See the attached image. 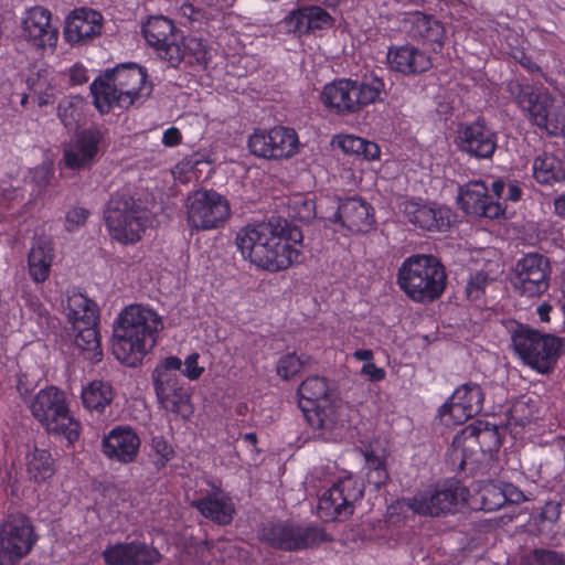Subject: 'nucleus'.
Wrapping results in <instances>:
<instances>
[{
  "instance_id": "nucleus-1",
  "label": "nucleus",
  "mask_w": 565,
  "mask_h": 565,
  "mask_svg": "<svg viewBox=\"0 0 565 565\" xmlns=\"http://www.w3.org/2000/svg\"><path fill=\"white\" fill-rule=\"evenodd\" d=\"M302 232L287 221L248 224L235 236L243 259L269 273L285 270L301 260Z\"/></svg>"
},
{
  "instance_id": "nucleus-2",
  "label": "nucleus",
  "mask_w": 565,
  "mask_h": 565,
  "mask_svg": "<svg viewBox=\"0 0 565 565\" xmlns=\"http://www.w3.org/2000/svg\"><path fill=\"white\" fill-rule=\"evenodd\" d=\"M163 318L151 307L126 306L113 327V354L128 367L139 366L159 342Z\"/></svg>"
},
{
  "instance_id": "nucleus-3",
  "label": "nucleus",
  "mask_w": 565,
  "mask_h": 565,
  "mask_svg": "<svg viewBox=\"0 0 565 565\" xmlns=\"http://www.w3.org/2000/svg\"><path fill=\"white\" fill-rule=\"evenodd\" d=\"M152 89L146 67L132 62L107 70L90 84L94 105L102 114L116 107L128 109L139 99L149 97Z\"/></svg>"
},
{
  "instance_id": "nucleus-4",
  "label": "nucleus",
  "mask_w": 565,
  "mask_h": 565,
  "mask_svg": "<svg viewBox=\"0 0 565 565\" xmlns=\"http://www.w3.org/2000/svg\"><path fill=\"white\" fill-rule=\"evenodd\" d=\"M447 274L444 265L433 255L416 254L407 257L397 270L399 289L413 301L429 303L445 291Z\"/></svg>"
},
{
  "instance_id": "nucleus-5",
  "label": "nucleus",
  "mask_w": 565,
  "mask_h": 565,
  "mask_svg": "<svg viewBox=\"0 0 565 565\" xmlns=\"http://www.w3.org/2000/svg\"><path fill=\"white\" fill-rule=\"evenodd\" d=\"M29 407L47 434L65 440L68 446L79 439L82 425L71 414L67 397L61 388L53 385L41 388Z\"/></svg>"
},
{
  "instance_id": "nucleus-6",
  "label": "nucleus",
  "mask_w": 565,
  "mask_h": 565,
  "mask_svg": "<svg viewBox=\"0 0 565 565\" xmlns=\"http://www.w3.org/2000/svg\"><path fill=\"white\" fill-rule=\"evenodd\" d=\"M104 221L114 241L122 245H132L146 233L149 211L138 203L128 190L116 191L106 203Z\"/></svg>"
},
{
  "instance_id": "nucleus-7",
  "label": "nucleus",
  "mask_w": 565,
  "mask_h": 565,
  "mask_svg": "<svg viewBox=\"0 0 565 565\" xmlns=\"http://www.w3.org/2000/svg\"><path fill=\"white\" fill-rule=\"evenodd\" d=\"M384 87L383 79L374 74L365 75L362 81L340 78L323 87L321 100L333 114L352 115L380 102Z\"/></svg>"
},
{
  "instance_id": "nucleus-8",
  "label": "nucleus",
  "mask_w": 565,
  "mask_h": 565,
  "mask_svg": "<svg viewBox=\"0 0 565 565\" xmlns=\"http://www.w3.org/2000/svg\"><path fill=\"white\" fill-rule=\"evenodd\" d=\"M470 490L458 479L449 478L418 489L404 498V505L420 516L440 518L459 512L467 503Z\"/></svg>"
},
{
  "instance_id": "nucleus-9",
  "label": "nucleus",
  "mask_w": 565,
  "mask_h": 565,
  "mask_svg": "<svg viewBox=\"0 0 565 565\" xmlns=\"http://www.w3.org/2000/svg\"><path fill=\"white\" fill-rule=\"evenodd\" d=\"M66 316L72 323L74 343L85 360L92 364L99 363L104 358L99 332V309L97 303L78 292L67 298Z\"/></svg>"
},
{
  "instance_id": "nucleus-10",
  "label": "nucleus",
  "mask_w": 565,
  "mask_h": 565,
  "mask_svg": "<svg viewBox=\"0 0 565 565\" xmlns=\"http://www.w3.org/2000/svg\"><path fill=\"white\" fill-rule=\"evenodd\" d=\"M511 342L522 362L541 374L555 367L564 347L561 338L522 323L513 330Z\"/></svg>"
},
{
  "instance_id": "nucleus-11",
  "label": "nucleus",
  "mask_w": 565,
  "mask_h": 565,
  "mask_svg": "<svg viewBox=\"0 0 565 565\" xmlns=\"http://www.w3.org/2000/svg\"><path fill=\"white\" fill-rule=\"evenodd\" d=\"M181 366L180 358L166 356L157 364L151 377L159 406L168 413L186 418L192 414L191 392L175 373Z\"/></svg>"
},
{
  "instance_id": "nucleus-12",
  "label": "nucleus",
  "mask_w": 565,
  "mask_h": 565,
  "mask_svg": "<svg viewBox=\"0 0 565 565\" xmlns=\"http://www.w3.org/2000/svg\"><path fill=\"white\" fill-rule=\"evenodd\" d=\"M299 406L311 428L331 431L339 422L337 405L330 396L326 377L308 376L298 387Z\"/></svg>"
},
{
  "instance_id": "nucleus-13",
  "label": "nucleus",
  "mask_w": 565,
  "mask_h": 565,
  "mask_svg": "<svg viewBox=\"0 0 565 565\" xmlns=\"http://www.w3.org/2000/svg\"><path fill=\"white\" fill-rule=\"evenodd\" d=\"M230 216L228 200L215 190H198L188 199L186 223L191 233L218 230Z\"/></svg>"
},
{
  "instance_id": "nucleus-14",
  "label": "nucleus",
  "mask_w": 565,
  "mask_h": 565,
  "mask_svg": "<svg viewBox=\"0 0 565 565\" xmlns=\"http://www.w3.org/2000/svg\"><path fill=\"white\" fill-rule=\"evenodd\" d=\"M108 130L99 125H90L78 130L63 151V161L71 170L92 168L105 153L109 142Z\"/></svg>"
},
{
  "instance_id": "nucleus-15",
  "label": "nucleus",
  "mask_w": 565,
  "mask_h": 565,
  "mask_svg": "<svg viewBox=\"0 0 565 565\" xmlns=\"http://www.w3.org/2000/svg\"><path fill=\"white\" fill-rule=\"evenodd\" d=\"M38 537L30 519L9 514L0 525V565H13L26 556Z\"/></svg>"
},
{
  "instance_id": "nucleus-16",
  "label": "nucleus",
  "mask_w": 565,
  "mask_h": 565,
  "mask_svg": "<svg viewBox=\"0 0 565 565\" xmlns=\"http://www.w3.org/2000/svg\"><path fill=\"white\" fill-rule=\"evenodd\" d=\"M363 484L352 475L340 477L319 498V516L324 521H333L351 515L354 503L363 497Z\"/></svg>"
},
{
  "instance_id": "nucleus-17",
  "label": "nucleus",
  "mask_w": 565,
  "mask_h": 565,
  "mask_svg": "<svg viewBox=\"0 0 565 565\" xmlns=\"http://www.w3.org/2000/svg\"><path fill=\"white\" fill-rule=\"evenodd\" d=\"M299 138L295 129L276 126L271 129L257 128L248 137L247 147L252 154L267 160H281L295 156Z\"/></svg>"
},
{
  "instance_id": "nucleus-18",
  "label": "nucleus",
  "mask_w": 565,
  "mask_h": 565,
  "mask_svg": "<svg viewBox=\"0 0 565 565\" xmlns=\"http://www.w3.org/2000/svg\"><path fill=\"white\" fill-rule=\"evenodd\" d=\"M141 34L160 60L171 67L180 65L181 51L178 42L182 38V31L172 20L163 15H151L141 24Z\"/></svg>"
},
{
  "instance_id": "nucleus-19",
  "label": "nucleus",
  "mask_w": 565,
  "mask_h": 565,
  "mask_svg": "<svg viewBox=\"0 0 565 565\" xmlns=\"http://www.w3.org/2000/svg\"><path fill=\"white\" fill-rule=\"evenodd\" d=\"M498 132L483 118L461 122L456 135L459 151L477 160H491L498 149Z\"/></svg>"
},
{
  "instance_id": "nucleus-20",
  "label": "nucleus",
  "mask_w": 565,
  "mask_h": 565,
  "mask_svg": "<svg viewBox=\"0 0 565 565\" xmlns=\"http://www.w3.org/2000/svg\"><path fill=\"white\" fill-rule=\"evenodd\" d=\"M323 532L317 526H302L289 521L269 523L262 531V540L282 551L306 550L323 539Z\"/></svg>"
},
{
  "instance_id": "nucleus-21",
  "label": "nucleus",
  "mask_w": 565,
  "mask_h": 565,
  "mask_svg": "<svg viewBox=\"0 0 565 565\" xmlns=\"http://www.w3.org/2000/svg\"><path fill=\"white\" fill-rule=\"evenodd\" d=\"M550 276L548 258L539 253H529L516 262L512 284L521 296L539 297L547 291Z\"/></svg>"
},
{
  "instance_id": "nucleus-22",
  "label": "nucleus",
  "mask_w": 565,
  "mask_h": 565,
  "mask_svg": "<svg viewBox=\"0 0 565 565\" xmlns=\"http://www.w3.org/2000/svg\"><path fill=\"white\" fill-rule=\"evenodd\" d=\"M484 394L473 382L458 386L438 409L440 420L446 426H458L478 415L483 407Z\"/></svg>"
},
{
  "instance_id": "nucleus-23",
  "label": "nucleus",
  "mask_w": 565,
  "mask_h": 565,
  "mask_svg": "<svg viewBox=\"0 0 565 565\" xmlns=\"http://www.w3.org/2000/svg\"><path fill=\"white\" fill-rule=\"evenodd\" d=\"M457 203L467 215L499 218L504 214L505 207L499 204L482 180H472L458 188Z\"/></svg>"
},
{
  "instance_id": "nucleus-24",
  "label": "nucleus",
  "mask_w": 565,
  "mask_h": 565,
  "mask_svg": "<svg viewBox=\"0 0 565 565\" xmlns=\"http://www.w3.org/2000/svg\"><path fill=\"white\" fill-rule=\"evenodd\" d=\"M21 30L23 39L38 50H54L58 40V28L52 22L49 9L35 6L25 10Z\"/></svg>"
},
{
  "instance_id": "nucleus-25",
  "label": "nucleus",
  "mask_w": 565,
  "mask_h": 565,
  "mask_svg": "<svg viewBox=\"0 0 565 565\" xmlns=\"http://www.w3.org/2000/svg\"><path fill=\"white\" fill-rule=\"evenodd\" d=\"M333 24V17L326 9L316 4L295 8L280 21L284 33L298 39L316 31L330 29Z\"/></svg>"
},
{
  "instance_id": "nucleus-26",
  "label": "nucleus",
  "mask_w": 565,
  "mask_h": 565,
  "mask_svg": "<svg viewBox=\"0 0 565 565\" xmlns=\"http://www.w3.org/2000/svg\"><path fill=\"white\" fill-rule=\"evenodd\" d=\"M106 565H158L162 554L141 540L109 544L102 553Z\"/></svg>"
},
{
  "instance_id": "nucleus-27",
  "label": "nucleus",
  "mask_w": 565,
  "mask_h": 565,
  "mask_svg": "<svg viewBox=\"0 0 565 565\" xmlns=\"http://www.w3.org/2000/svg\"><path fill=\"white\" fill-rule=\"evenodd\" d=\"M404 25L408 36L435 53H440L447 41V30L440 20L430 14L415 11L407 15Z\"/></svg>"
},
{
  "instance_id": "nucleus-28",
  "label": "nucleus",
  "mask_w": 565,
  "mask_h": 565,
  "mask_svg": "<svg viewBox=\"0 0 565 565\" xmlns=\"http://www.w3.org/2000/svg\"><path fill=\"white\" fill-rule=\"evenodd\" d=\"M140 445L141 439L132 427L119 425L104 436L102 450L109 460L128 465L137 459Z\"/></svg>"
},
{
  "instance_id": "nucleus-29",
  "label": "nucleus",
  "mask_w": 565,
  "mask_h": 565,
  "mask_svg": "<svg viewBox=\"0 0 565 565\" xmlns=\"http://www.w3.org/2000/svg\"><path fill=\"white\" fill-rule=\"evenodd\" d=\"M407 222L430 232H443L450 226V211L436 203L423 200H408L402 204Z\"/></svg>"
},
{
  "instance_id": "nucleus-30",
  "label": "nucleus",
  "mask_w": 565,
  "mask_h": 565,
  "mask_svg": "<svg viewBox=\"0 0 565 565\" xmlns=\"http://www.w3.org/2000/svg\"><path fill=\"white\" fill-rule=\"evenodd\" d=\"M329 220L340 223L351 232H367L375 223L372 205L358 196L340 200L337 211Z\"/></svg>"
},
{
  "instance_id": "nucleus-31",
  "label": "nucleus",
  "mask_w": 565,
  "mask_h": 565,
  "mask_svg": "<svg viewBox=\"0 0 565 565\" xmlns=\"http://www.w3.org/2000/svg\"><path fill=\"white\" fill-rule=\"evenodd\" d=\"M103 29V15L90 8H77L66 18L64 38L71 45H78L98 36Z\"/></svg>"
},
{
  "instance_id": "nucleus-32",
  "label": "nucleus",
  "mask_w": 565,
  "mask_h": 565,
  "mask_svg": "<svg viewBox=\"0 0 565 565\" xmlns=\"http://www.w3.org/2000/svg\"><path fill=\"white\" fill-rule=\"evenodd\" d=\"M191 507L203 518L221 526L230 525L236 514L233 499L218 487L194 499Z\"/></svg>"
},
{
  "instance_id": "nucleus-33",
  "label": "nucleus",
  "mask_w": 565,
  "mask_h": 565,
  "mask_svg": "<svg viewBox=\"0 0 565 565\" xmlns=\"http://www.w3.org/2000/svg\"><path fill=\"white\" fill-rule=\"evenodd\" d=\"M386 58L392 71L405 76L425 73L433 66L431 57L411 44L390 46Z\"/></svg>"
},
{
  "instance_id": "nucleus-34",
  "label": "nucleus",
  "mask_w": 565,
  "mask_h": 565,
  "mask_svg": "<svg viewBox=\"0 0 565 565\" xmlns=\"http://www.w3.org/2000/svg\"><path fill=\"white\" fill-rule=\"evenodd\" d=\"M462 440L467 443V447L469 448H472L473 445H478L483 455L498 451L501 447V437L498 427L480 419L472 422L465 427L460 434L455 436L452 441L455 456H457L458 448Z\"/></svg>"
},
{
  "instance_id": "nucleus-35",
  "label": "nucleus",
  "mask_w": 565,
  "mask_h": 565,
  "mask_svg": "<svg viewBox=\"0 0 565 565\" xmlns=\"http://www.w3.org/2000/svg\"><path fill=\"white\" fill-rule=\"evenodd\" d=\"M536 98L537 105L529 114V120L540 129H544L551 135H557L564 129L561 107L555 104V98L547 88Z\"/></svg>"
},
{
  "instance_id": "nucleus-36",
  "label": "nucleus",
  "mask_w": 565,
  "mask_h": 565,
  "mask_svg": "<svg viewBox=\"0 0 565 565\" xmlns=\"http://www.w3.org/2000/svg\"><path fill=\"white\" fill-rule=\"evenodd\" d=\"M532 177L541 185L553 186L565 182L563 161L553 153L543 152L536 156L532 163Z\"/></svg>"
},
{
  "instance_id": "nucleus-37",
  "label": "nucleus",
  "mask_w": 565,
  "mask_h": 565,
  "mask_svg": "<svg viewBox=\"0 0 565 565\" xmlns=\"http://www.w3.org/2000/svg\"><path fill=\"white\" fill-rule=\"evenodd\" d=\"M25 471L31 482L39 486L47 482L56 472V462L51 451L34 447L25 456Z\"/></svg>"
},
{
  "instance_id": "nucleus-38",
  "label": "nucleus",
  "mask_w": 565,
  "mask_h": 565,
  "mask_svg": "<svg viewBox=\"0 0 565 565\" xmlns=\"http://www.w3.org/2000/svg\"><path fill=\"white\" fill-rule=\"evenodd\" d=\"M84 407L92 414L104 415L115 398V390L109 382L94 380L82 390Z\"/></svg>"
},
{
  "instance_id": "nucleus-39",
  "label": "nucleus",
  "mask_w": 565,
  "mask_h": 565,
  "mask_svg": "<svg viewBox=\"0 0 565 565\" xmlns=\"http://www.w3.org/2000/svg\"><path fill=\"white\" fill-rule=\"evenodd\" d=\"M54 259V248L49 242H39L32 246L29 256V274L33 281L43 282L49 278Z\"/></svg>"
},
{
  "instance_id": "nucleus-40",
  "label": "nucleus",
  "mask_w": 565,
  "mask_h": 565,
  "mask_svg": "<svg viewBox=\"0 0 565 565\" xmlns=\"http://www.w3.org/2000/svg\"><path fill=\"white\" fill-rule=\"evenodd\" d=\"M546 87L530 84L527 82L511 81L508 84V90L513 97L514 103L520 110L527 117L537 105L536 96L542 95Z\"/></svg>"
},
{
  "instance_id": "nucleus-41",
  "label": "nucleus",
  "mask_w": 565,
  "mask_h": 565,
  "mask_svg": "<svg viewBox=\"0 0 565 565\" xmlns=\"http://www.w3.org/2000/svg\"><path fill=\"white\" fill-rule=\"evenodd\" d=\"M85 102L79 96H65L57 105V116L67 129L77 128L84 118Z\"/></svg>"
},
{
  "instance_id": "nucleus-42",
  "label": "nucleus",
  "mask_w": 565,
  "mask_h": 565,
  "mask_svg": "<svg viewBox=\"0 0 565 565\" xmlns=\"http://www.w3.org/2000/svg\"><path fill=\"white\" fill-rule=\"evenodd\" d=\"M178 46L180 49V63L186 61L189 64H198L206 66L210 56L209 50L205 42L202 39L198 38H186L182 33V38L178 42Z\"/></svg>"
},
{
  "instance_id": "nucleus-43",
  "label": "nucleus",
  "mask_w": 565,
  "mask_h": 565,
  "mask_svg": "<svg viewBox=\"0 0 565 565\" xmlns=\"http://www.w3.org/2000/svg\"><path fill=\"white\" fill-rule=\"evenodd\" d=\"M365 467L367 469L366 481L369 484L374 486L376 489H380L382 486L386 484L390 476L384 458H381L373 452L366 454Z\"/></svg>"
},
{
  "instance_id": "nucleus-44",
  "label": "nucleus",
  "mask_w": 565,
  "mask_h": 565,
  "mask_svg": "<svg viewBox=\"0 0 565 565\" xmlns=\"http://www.w3.org/2000/svg\"><path fill=\"white\" fill-rule=\"evenodd\" d=\"M493 196L498 198L499 204L505 207V202H519L522 198V189L516 182L505 183L503 180H494L491 184Z\"/></svg>"
},
{
  "instance_id": "nucleus-45",
  "label": "nucleus",
  "mask_w": 565,
  "mask_h": 565,
  "mask_svg": "<svg viewBox=\"0 0 565 565\" xmlns=\"http://www.w3.org/2000/svg\"><path fill=\"white\" fill-rule=\"evenodd\" d=\"M303 366V361L295 353H288L281 356L277 364V374L284 379L289 380L297 375Z\"/></svg>"
},
{
  "instance_id": "nucleus-46",
  "label": "nucleus",
  "mask_w": 565,
  "mask_h": 565,
  "mask_svg": "<svg viewBox=\"0 0 565 565\" xmlns=\"http://www.w3.org/2000/svg\"><path fill=\"white\" fill-rule=\"evenodd\" d=\"M490 284L488 274L478 271L471 275L466 287V295L469 300L480 299L486 291V287Z\"/></svg>"
},
{
  "instance_id": "nucleus-47",
  "label": "nucleus",
  "mask_w": 565,
  "mask_h": 565,
  "mask_svg": "<svg viewBox=\"0 0 565 565\" xmlns=\"http://www.w3.org/2000/svg\"><path fill=\"white\" fill-rule=\"evenodd\" d=\"M532 565H565V555L552 550L536 548L532 553Z\"/></svg>"
},
{
  "instance_id": "nucleus-48",
  "label": "nucleus",
  "mask_w": 565,
  "mask_h": 565,
  "mask_svg": "<svg viewBox=\"0 0 565 565\" xmlns=\"http://www.w3.org/2000/svg\"><path fill=\"white\" fill-rule=\"evenodd\" d=\"M89 215V210L85 207L75 206L71 209L65 215V230L70 233L78 231L86 223Z\"/></svg>"
},
{
  "instance_id": "nucleus-49",
  "label": "nucleus",
  "mask_w": 565,
  "mask_h": 565,
  "mask_svg": "<svg viewBox=\"0 0 565 565\" xmlns=\"http://www.w3.org/2000/svg\"><path fill=\"white\" fill-rule=\"evenodd\" d=\"M52 170L46 166H38L30 171L29 182L33 184V191L41 193L50 184Z\"/></svg>"
},
{
  "instance_id": "nucleus-50",
  "label": "nucleus",
  "mask_w": 565,
  "mask_h": 565,
  "mask_svg": "<svg viewBox=\"0 0 565 565\" xmlns=\"http://www.w3.org/2000/svg\"><path fill=\"white\" fill-rule=\"evenodd\" d=\"M151 447L154 454L159 457V466L163 467L174 456V450L170 443L162 436H154L151 440Z\"/></svg>"
},
{
  "instance_id": "nucleus-51",
  "label": "nucleus",
  "mask_w": 565,
  "mask_h": 565,
  "mask_svg": "<svg viewBox=\"0 0 565 565\" xmlns=\"http://www.w3.org/2000/svg\"><path fill=\"white\" fill-rule=\"evenodd\" d=\"M199 360L200 354L198 352H192L185 358L184 362H182V365H184V367H181L180 371L182 375L190 381L199 380L204 373L205 369L199 364Z\"/></svg>"
},
{
  "instance_id": "nucleus-52",
  "label": "nucleus",
  "mask_w": 565,
  "mask_h": 565,
  "mask_svg": "<svg viewBox=\"0 0 565 565\" xmlns=\"http://www.w3.org/2000/svg\"><path fill=\"white\" fill-rule=\"evenodd\" d=\"M29 88L36 97L38 105L40 107L46 106L54 103V94L51 87L43 89L40 77L34 81L33 78L28 79Z\"/></svg>"
},
{
  "instance_id": "nucleus-53",
  "label": "nucleus",
  "mask_w": 565,
  "mask_h": 565,
  "mask_svg": "<svg viewBox=\"0 0 565 565\" xmlns=\"http://www.w3.org/2000/svg\"><path fill=\"white\" fill-rule=\"evenodd\" d=\"M362 145H364V138L353 136V135H344L339 140V147L345 153H350V154L360 156Z\"/></svg>"
},
{
  "instance_id": "nucleus-54",
  "label": "nucleus",
  "mask_w": 565,
  "mask_h": 565,
  "mask_svg": "<svg viewBox=\"0 0 565 565\" xmlns=\"http://www.w3.org/2000/svg\"><path fill=\"white\" fill-rule=\"evenodd\" d=\"M70 83L73 86L83 85L88 82V71L82 63H75L68 71Z\"/></svg>"
},
{
  "instance_id": "nucleus-55",
  "label": "nucleus",
  "mask_w": 565,
  "mask_h": 565,
  "mask_svg": "<svg viewBox=\"0 0 565 565\" xmlns=\"http://www.w3.org/2000/svg\"><path fill=\"white\" fill-rule=\"evenodd\" d=\"M561 515V503L555 501L546 502L540 513L542 521H548L550 523H556Z\"/></svg>"
},
{
  "instance_id": "nucleus-56",
  "label": "nucleus",
  "mask_w": 565,
  "mask_h": 565,
  "mask_svg": "<svg viewBox=\"0 0 565 565\" xmlns=\"http://www.w3.org/2000/svg\"><path fill=\"white\" fill-rule=\"evenodd\" d=\"M361 373L372 382L383 381L386 376L385 370L376 366L373 362L363 364Z\"/></svg>"
},
{
  "instance_id": "nucleus-57",
  "label": "nucleus",
  "mask_w": 565,
  "mask_h": 565,
  "mask_svg": "<svg viewBox=\"0 0 565 565\" xmlns=\"http://www.w3.org/2000/svg\"><path fill=\"white\" fill-rule=\"evenodd\" d=\"M182 142V134L177 127H170L163 131L162 143L166 147H177Z\"/></svg>"
},
{
  "instance_id": "nucleus-58",
  "label": "nucleus",
  "mask_w": 565,
  "mask_h": 565,
  "mask_svg": "<svg viewBox=\"0 0 565 565\" xmlns=\"http://www.w3.org/2000/svg\"><path fill=\"white\" fill-rule=\"evenodd\" d=\"M380 154H381V150H380V147L377 146V143L364 139V145H362L360 156H362L364 159L371 161V160L379 159Z\"/></svg>"
},
{
  "instance_id": "nucleus-59",
  "label": "nucleus",
  "mask_w": 565,
  "mask_h": 565,
  "mask_svg": "<svg viewBox=\"0 0 565 565\" xmlns=\"http://www.w3.org/2000/svg\"><path fill=\"white\" fill-rule=\"evenodd\" d=\"M514 58L530 73H537L541 71V67L534 62L532 56L527 55L523 51L519 52V55H514Z\"/></svg>"
},
{
  "instance_id": "nucleus-60",
  "label": "nucleus",
  "mask_w": 565,
  "mask_h": 565,
  "mask_svg": "<svg viewBox=\"0 0 565 565\" xmlns=\"http://www.w3.org/2000/svg\"><path fill=\"white\" fill-rule=\"evenodd\" d=\"M494 495H495L497 500L494 502H489L487 497L483 494L481 509L487 510V511H492L498 508H501L503 505V503L507 501V495L501 491H499Z\"/></svg>"
},
{
  "instance_id": "nucleus-61",
  "label": "nucleus",
  "mask_w": 565,
  "mask_h": 565,
  "mask_svg": "<svg viewBox=\"0 0 565 565\" xmlns=\"http://www.w3.org/2000/svg\"><path fill=\"white\" fill-rule=\"evenodd\" d=\"M353 358L356 361H365L366 363H371L374 358V353L370 349H358L354 351Z\"/></svg>"
},
{
  "instance_id": "nucleus-62",
  "label": "nucleus",
  "mask_w": 565,
  "mask_h": 565,
  "mask_svg": "<svg viewBox=\"0 0 565 565\" xmlns=\"http://www.w3.org/2000/svg\"><path fill=\"white\" fill-rule=\"evenodd\" d=\"M302 206L305 210V214L300 215V220L310 221L311 218L316 217V206L313 201H303Z\"/></svg>"
},
{
  "instance_id": "nucleus-63",
  "label": "nucleus",
  "mask_w": 565,
  "mask_h": 565,
  "mask_svg": "<svg viewBox=\"0 0 565 565\" xmlns=\"http://www.w3.org/2000/svg\"><path fill=\"white\" fill-rule=\"evenodd\" d=\"M554 212L561 218H565V193L554 199Z\"/></svg>"
},
{
  "instance_id": "nucleus-64",
  "label": "nucleus",
  "mask_w": 565,
  "mask_h": 565,
  "mask_svg": "<svg viewBox=\"0 0 565 565\" xmlns=\"http://www.w3.org/2000/svg\"><path fill=\"white\" fill-rule=\"evenodd\" d=\"M553 307L548 302H543L536 309V313L542 322H548L550 321V313L552 311Z\"/></svg>"
}]
</instances>
